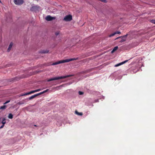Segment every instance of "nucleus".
<instances>
[{
	"mask_svg": "<svg viewBox=\"0 0 155 155\" xmlns=\"http://www.w3.org/2000/svg\"><path fill=\"white\" fill-rule=\"evenodd\" d=\"M77 59H78V58H73L67 59L64 60H61V61H57V62H56L53 63H52L51 64V65H57V64H61V63H65V62H68L71 61L76 60H77Z\"/></svg>",
	"mask_w": 155,
	"mask_h": 155,
	"instance_id": "obj_1",
	"label": "nucleus"
},
{
	"mask_svg": "<svg viewBox=\"0 0 155 155\" xmlns=\"http://www.w3.org/2000/svg\"><path fill=\"white\" fill-rule=\"evenodd\" d=\"M69 76H61V77H56L55 78H51L50 79H48L47 80V81L49 82L52 81L58 80L60 79H62L65 78L67 77H69Z\"/></svg>",
	"mask_w": 155,
	"mask_h": 155,
	"instance_id": "obj_2",
	"label": "nucleus"
},
{
	"mask_svg": "<svg viewBox=\"0 0 155 155\" xmlns=\"http://www.w3.org/2000/svg\"><path fill=\"white\" fill-rule=\"evenodd\" d=\"M15 4L16 5H20L23 4L24 0H14Z\"/></svg>",
	"mask_w": 155,
	"mask_h": 155,
	"instance_id": "obj_3",
	"label": "nucleus"
},
{
	"mask_svg": "<svg viewBox=\"0 0 155 155\" xmlns=\"http://www.w3.org/2000/svg\"><path fill=\"white\" fill-rule=\"evenodd\" d=\"M72 17L71 15H68L66 16L64 19V20L66 21H70L72 20Z\"/></svg>",
	"mask_w": 155,
	"mask_h": 155,
	"instance_id": "obj_4",
	"label": "nucleus"
},
{
	"mask_svg": "<svg viewBox=\"0 0 155 155\" xmlns=\"http://www.w3.org/2000/svg\"><path fill=\"white\" fill-rule=\"evenodd\" d=\"M127 36V35H125L124 36H123L119 37H118L116 38L115 39V40L118 39L119 38H121V40L119 41L120 42H122L125 41L126 39V38Z\"/></svg>",
	"mask_w": 155,
	"mask_h": 155,
	"instance_id": "obj_5",
	"label": "nucleus"
},
{
	"mask_svg": "<svg viewBox=\"0 0 155 155\" xmlns=\"http://www.w3.org/2000/svg\"><path fill=\"white\" fill-rule=\"evenodd\" d=\"M55 19L53 17H52L50 15H48L46 18V19L48 21H50Z\"/></svg>",
	"mask_w": 155,
	"mask_h": 155,
	"instance_id": "obj_6",
	"label": "nucleus"
},
{
	"mask_svg": "<svg viewBox=\"0 0 155 155\" xmlns=\"http://www.w3.org/2000/svg\"><path fill=\"white\" fill-rule=\"evenodd\" d=\"M120 33H121V32H120V31H116V32H115L114 33L112 34H111L110 35H109V37H112V36H114V35H116V34H120Z\"/></svg>",
	"mask_w": 155,
	"mask_h": 155,
	"instance_id": "obj_7",
	"label": "nucleus"
},
{
	"mask_svg": "<svg viewBox=\"0 0 155 155\" xmlns=\"http://www.w3.org/2000/svg\"><path fill=\"white\" fill-rule=\"evenodd\" d=\"M39 95L38 94V93L35 94L34 95H32V96H31V97H29L28 98V99H29V100H31L32 99H33L35 97H37V96H38Z\"/></svg>",
	"mask_w": 155,
	"mask_h": 155,
	"instance_id": "obj_8",
	"label": "nucleus"
},
{
	"mask_svg": "<svg viewBox=\"0 0 155 155\" xmlns=\"http://www.w3.org/2000/svg\"><path fill=\"white\" fill-rule=\"evenodd\" d=\"M13 45V43L12 42H11L10 43V45L9 46L8 48L7 49V51L8 52H9L10 51V50H11V49Z\"/></svg>",
	"mask_w": 155,
	"mask_h": 155,
	"instance_id": "obj_9",
	"label": "nucleus"
},
{
	"mask_svg": "<svg viewBox=\"0 0 155 155\" xmlns=\"http://www.w3.org/2000/svg\"><path fill=\"white\" fill-rule=\"evenodd\" d=\"M118 48V47L117 46L115 47L112 51H111V53H113L115 51H116Z\"/></svg>",
	"mask_w": 155,
	"mask_h": 155,
	"instance_id": "obj_10",
	"label": "nucleus"
},
{
	"mask_svg": "<svg viewBox=\"0 0 155 155\" xmlns=\"http://www.w3.org/2000/svg\"><path fill=\"white\" fill-rule=\"evenodd\" d=\"M48 90H49V89H47L42 92H41L38 93V94L39 95H40L44 93H45L47 92V91H48Z\"/></svg>",
	"mask_w": 155,
	"mask_h": 155,
	"instance_id": "obj_11",
	"label": "nucleus"
},
{
	"mask_svg": "<svg viewBox=\"0 0 155 155\" xmlns=\"http://www.w3.org/2000/svg\"><path fill=\"white\" fill-rule=\"evenodd\" d=\"M75 113L77 114L79 116H82L83 115V113L82 112H79L77 111H75Z\"/></svg>",
	"mask_w": 155,
	"mask_h": 155,
	"instance_id": "obj_12",
	"label": "nucleus"
},
{
	"mask_svg": "<svg viewBox=\"0 0 155 155\" xmlns=\"http://www.w3.org/2000/svg\"><path fill=\"white\" fill-rule=\"evenodd\" d=\"M6 106L5 105H4L3 106H1L0 107V109L4 110L6 108Z\"/></svg>",
	"mask_w": 155,
	"mask_h": 155,
	"instance_id": "obj_13",
	"label": "nucleus"
},
{
	"mask_svg": "<svg viewBox=\"0 0 155 155\" xmlns=\"http://www.w3.org/2000/svg\"><path fill=\"white\" fill-rule=\"evenodd\" d=\"M8 118L10 119H12L13 117V115L12 114H9L8 115Z\"/></svg>",
	"mask_w": 155,
	"mask_h": 155,
	"instance_id": "obj_14",
	"label": "nucleus"
},
{
	"mask_svg": "<svg viewBox=\"0 0 155 155\" xmlns=\"http://www.w3.org/2000/svg\"><path fill=\"white\" fill-rule=\"evenodd\" d=\"M5 119V118H3L2 120V124H4L6 123Z\"/></svg>",
	"mask_w": 155,
	"mask_h": 155,
	"instance_id": "obj_15",
	"label": "nucleus"
},
{
	"mask_svg": "<svg viewBox=\"0 0 155 155\" xmlns=\"http://www.w3.org/2000/svg\"><path fill=\"white\" fill-rule=\"evenodd\" d=\"M36 92V90H34V91H31L30 92H28V94H30L33 93H34Z\"/></svg>",
	"mask_w": 155,
	"mask_h": 155,
	"instance_id": "obj_16",
	"label": "nucleus"
},
{
	"mask_svg": "<svg viewBox=\"0 0 155 155\" xmlns=\"http://www.w3.org/2000/svg\"><path fill=\"white\" fill-rule=\"evenodd\" d=\"M37 6H33L32 7V8L31 9V10H32V11H33L35 10V9H37Z\"/></svg>",
	"mask_w": 155,
	"mask_h": 155,
	"instance_id": "obj_17",
	"label": "nucleus"
},
{
	"mask_svg": "<svg viewBox=\"0 0 155 155\" xmlns=\"http://www.w3.org/2000/svg\"><path fill=\"white\" fill-rule=\"evenodd\" d=\"M48 52H49V51L48 50H46V51L43 50V51H42L41 52H42V53H47Z\"/></svg>",
	"mask_w": 155,
	"mask_h": 155,
	"instance_id": "obj_18",
	"label": "nucleus"
},
{
	"mask_svg": "<svg viewBox=\"0 0 155 155\" xmlns=\"http://www.w3.org/2000/svg\"><path fill=\"white\" fill-rule=\"evenodd\" d=\"M122 64V62H121V63H120L116 65H115V67H117V66H119L120 65H121V64Z\"/></svg>",
	"mask_w": 155,
	"mask_h": 155,
	"instance_id": "obj_19",
	"label": "nucleus"
},
{
	"mask_svg": "<svg viewBox=\"0 0 155 155\" xmlns=\"http://www.w3.org/2000/svg\"><path fill=\"white\" fill-rule=\"evenodd\" d=\"M78 93L79 95H82L84 94V92L82 91H79L78 92Z\"/></svg>",
	"mask_w": 155,
	"mask_h": 155,
	"instance_id": "obj_20",
	"label": "nucleus"
},
{
	"mask_svg": "<svg viewBox=\"0 0 155 155\" xmlns=\"http://www.w3.org/2000/svg\"><path fill=\"white\" fill-rule=\"evenodd\" d=\"M151 22L154 24H155V20H151Z\"/></svg>",
	"mask_w": 155,
	"mask_h": 155,
	"instance_id": "obj_21",
	"label": "nucleus"
},
{
	"mask_svg": "<svg viewBox=\"0 0 155 155\" xmlns=\"http://www.w3.org/2000/svg\"><path fill=\"white\" fill-rule=\"evenodd\" d=\"M28 93H26L25 94H21V96H25V95H28Z\"/></svg>",
	"mask_w": 155,
	"mask_h": 155,
	"instance_id": "obj_22",
	"label": "nucleus"
},
{
	"mask_svg": "<svg viewBox=\"0 0 155 155\" xmlns=\"http://www.w3.org/2000/svg\"><path fill=\"white\" fill-rule=\"evenodd\" d=\"M10 101V100L8 101H6V102H5V103H4V104H6L8 103Z\"/></svg>",
	"mask_w": 155,
	"mask_h": 155,
	"instance_id": "obj_23",
	"label": "nucleus"
},
{
	"mask_svg": "<svg viewBox=\"0 0 155 155\" xmlns=\"http://www.w3.org/2000/svg\"><path fill=\"white\" fill-rule=\"evenodd\" d=\"M128 61V60H125L124 61L122 62V64H123L124 63H126V62H127Z\"/></svg>",
	"mask_w": 155,
	"mask_h": 155,
	"instance_id": "obj_24",
	"label": "nucleus"
},
{
	"mask_svg": "<svg viewBox=\"0 0 155 155\" xmlns=\"http://www.w3.org/2000/svg\"><path fill=\"white\" fill-rule=\"evenodd\" d=\"M59 32L58 31L56 32L55 33V35L57 36L59 35Z\"/></svg>",
	"mask_w": 155,
	"mask_h": 155,
	"instance_id": "obj_25",
	"label": "nucleus"
},
{
	"mask_svg": "<svg viewBox=\"0 0 155 155\" xmlns=\"http://www.w3.org/2000/svg\"><path fill=\"white\" fill-rule=\"evenodd\" d=\"M41 89H37V90H36V92H38L39 91H40L41 90Z\"/></svg>",
	"mask_w": 155,
	"mask_h": 155,
	"instance_id": "obj_26",
	"label": "nucleus"
},
{
	"mask_svg": "<svg viewBox=\"0 0 155 155\" xmlns=\"http://www.w3.org/2000/svg\"><path fill=\"white\" fill-rule=\"evenodd\" d=\"M4 124H3L0 127V129H1L2 128H3V127H4Z\"/></svg>",
	"mask_w": 155,
	"mask_h": 155,
	"instance_id": "obj_27",
	"label": "nucleus"
},
{
	"mask_svg": "<svg viewBox=\"0 0 155 155\" xmlns=\"http://www.w3.org/2000/svg\"><path fill=\"white\" fill-rule=\"evenodd\" d=\"M61 86H62V85H61L60 86H58V87H54V88H58L59 87H61Z\"/></svg>",
	"mask_w": 155,
	"mask_h": 155,
	"instance_id": "obj_28",
	"label": "nucleus"
},
{
	"mask_svg": "<svg viewBox=\"0 0 155 155\" xmlns=\"http://www.w3.org/2000/svg\"><path fill=\"white\" fill-rule=\"evenodd\" d=\"M34 126H36V125H34Z\"/></svg>",
	"mask_w": 155,
	"mask_h": 155,
	"instance_id": "obj_29",
	"label": "nucleus"
},
{
	"mask_svg": "<svg viewBox=\"0 0 155 155\" xmlns=\"http://www.w3.org/2000/svg\"><path fill=\"white\" fill-rule=\"evenodd\" d=\"M1 1L0 0V3H1Z\"/></svg>",
	"mask_w": 155,
	"mask_h": 155,
	"instance_id": "obj_30",
	"label": "nucleus"
},
{
	"mask_svg": "<svg viewBox=\"0 0 155 155\" xmlns=\"http://www.w3.org/2000/svg\"><path fill=\"white\" fill-rule=\"evenodd\" d=\"M19 104H22V103H20Z\"/></svg>",
	"mask_w": 155,
	"mask_h": 155,
	"instance_id": "obj_31",
	"label": "nucleus"
}]
</instances>
